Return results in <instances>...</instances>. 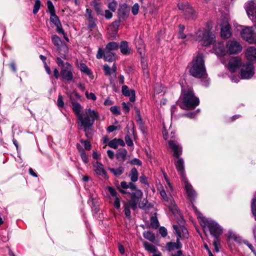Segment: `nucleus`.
<instances>
[{
  "instance_id": "57",
  "label": "nucleus",
  "mask_w": 256,
  "mask_h": 256,
  "mask_svg": "<svg viewBox=\"0 0 256 256\" xmlns=\"http://www.w3.org/2000/svg\"><path fill=\"white\" fill-rule=\"evenodd\" d=\"M125 140L128 146H132L133 145L132 141L128 136H126Z\"/></svg>"
},
{
  "instance_id": "25",
  "label": "nucleus",
  "mask_w": 256,
  "mask_h": 256,
  "mask_svg": "<svg viewBox=\"0 0 256 256\" xmlns=\"http://www.w3.org/2000/svg\"><path fill=\"white\" fill-rule=\"evenodd\" d=\"M173 228L176 231V234L178 236L176 242V249H179L182 246V244L180 242V239L181 238V233L180 232L179 229L178 228V226L174 225Z\"/></svg>"
},
{
  "instance_id": "37",
  "label": "nucleus",
  "mask_w": 256,
  "mask_h": 256,
  "mask_svg": "<svg viewBox=\"0 0 256 256\" xmlns=\"http://www.w3.org/2000/svg\"><path fill=\"white\" fill-rule=\"evenodd\" d=\"M41 5V2L40 0H36L35 2L34 8H33V13H36L39 10Z\"/></svg>"
},
{
  "instance_id": "52",
  "label": "nucleus",
  "mask_w": 256,
  "mask_h": 256,
  "mask_svg": "<svg viewBox=\"0 0 256 256\" xmlns=\"http://www.w3.org/2000/svg\"><path fill=\"white\" fill-rule=\"evenodd\" d=\"M118 15L120 18H124L126 16V12L122 9L118 10Z\"/></svg>"
},
{
  "instance_id": "39",
  "label": "nucleus",
  "mask_w": 256,
  "mask_h": 256,
  "mask_svg": "<svg viewBox=\"0 0 256 256\" xmlns=\"http://www.w3.org/2000/svg\"><path fill=\"white\" fill-rule=\"evenodd\" d=\"M140 6L138 4H135L132 8V12L134 15H136L139 10Z\"/></svg>"
},
{
  "instance_id": "32",
  "label": "nucleus",
  "mask_w": 256,
  "mask_h": 256,
  "mask_svg": "<svg viewBox=\"0 0 256 256\" xmlns=\"http://www.w3.org/2000/svg\"><path fill=\"white\" fill-rule=\"evenodd\" d=\"M144 236L147 240L154 242L155 240V236L152 232H146L144 233Z\"/></svg>"
},
{
  "instance_id": "40",
  "label": "nucleus",
  "mask_w": 256,
  "mask_h": 256,
  "mask_svg": "<svg viewBox=\"0 0 256 256\" xmlns=\"http://www.w3.org/2000/svg\"><path fill=\"white\" fill-rule=\"evenodd\" d=\"M117 142H118L117 139L115 138V139H114V140H110L108 142V145L110 147L116 149L118 146Z\"/></svg>"
},
{
  "instance_id": "30",
  "label": "nucleus",
  "mask_w": 256,
  "mask_h": 256,
  "mask_svg": "<svg viewBox=\"0 0 256 256\" xmlns=\"http://www.w3.org/2000/svg\"><path fill=\"white\" fill-rule=\"evenodd\" d=\"M50 21L55 24L56 26H58L60 25V21L58 19V18L56 16L55 13L51 14L50 16Z\"/></svg>"
},
{
  "instance_id": "29",
  "label": "nucleus",
  "mask_w": 256,
  "mask_h": 256,
  "mask_svg": "<svg viewBox=\"0 0 256 256\" xmlns=\"http://www.w3.org/2000/svg\"><path fill=\"white\" fill-rule=\"evenodd\" d=\"M109 170L112 172L116 176H118L122 174L124 170V168L122 166H120L118 168H109Z\"/></svg>"
},
{
  "instance_id": "14",
  "label": "nucleus",
  "mask_w": 256,
  "mask_h": 256,
  "mask_svg": "<svg viewBox=\"0 0 256 256\" xmlns=\"http://www.w3.org/2000/svg\"><path fill=\"white\" fill-rule=\"evenodd\" d=\"M220 26L221 36L223 38H230L231 36L230 26L226 19L224 18L222 20V22L220 24Z\"/></svg>"
},
{
  "instance_id": "9",
  "label": "nucleus",
  "mask_w": 256,
  "mask_h": 256,
  "mask_svg": "<svg viewBox=\"0 0 256 256\" xmlns=\"http://www.w3.org/2000/svg\"><path fill=\"white\" fill-rule=\"evenodd\" d=\"M254 66L251 63L246 62L242 64L240 72L241 78L250 79L254 76Z\"/></svg>"
},
{
  "instance_id": "34",
  "label": "nucleus",
  "mask_w": 256,
  "mask_h": 256,
  "mask_svg": "<svg viewBox=\"0 0 256 256\" xmlns=\"http://www.w3.org/2000/svg\"><path fill=\"white\" fill-rule=\"evenodd\" d=\"M251 208L252 213L256 220V197L252 200Z\"/></svg>"
},
{
  "instance_id": "45",
  "label": "nucleus",
  "mask_w": 256,
  "mask_h": 256,
  "mask_svg": "<svg viewBox=\"0 0 256 256\" xmlns=\"http://www.w3.org/2000/svg\"><path fill=\"white\" fill-rule=\"evenodd\" d=\"M159 232L163 237H165L167 235V230L163 226H162L159 228Z\"/></svg>"
},
{
  "instance_id": "10",
  "label": "nucleus",
  "mask_w": 256,
  "mask_h": 256,
  "mask_svg": "<svg viewBox=\"0 0 256 256\" xmlns=\"http://www.w3.org/2000/svg\"><path fill=\"white\" fill-rule=\"evenodd\" d=\"M226 50L227 54H236L242 52V46L238 42L230 40L226 42Z\"/></svg>"
},
{
  "instance_id": "60",
  "label": "nucleus",
  "mask_w": 256,
  "mask_h": 256,
  "mask_svg": "<svg viewBox=\"0 0 256 256\" xmlns=\"http://www.w3.org/2000/svg\"><path fill=\"white\" fill-rule=\"evenodd\" d=\"M230 80L232 82H239L240 78L236 76H230Z\"/></svg>"
},
{
  "instance_id": "31",
  "label": "nucleus",
  "mask_w": 256,
  "mask_h": 256,
  "mask_svg": "<svg viewBox=\"0 0 256 256\" xmlns=\"http://www.w3.org/2000/svg\"><path fill=\"white\" fill-rule=\"evenodd\" d=\"M184 26L182 25H180L179 26V34H178V38H184L186 37L189 38V37H192V34H188L187 36H186V34H184Z\"/></svg>"
},
{
  "instance_id": "22",
  "label": "nucleus",
  "mask_w": 256,
  "mask_h": 256,
  "mask_svg": "<svg viewBox=\"0 0 256 256\" xmlns=\"http://www.w3.org/2000/svg\"><path fill=\"white\" fill-rule=\"evenodd\" d=\"M143 245L144 248L149 252L153 253L154 254L156 252H160L157 250L156 248L154 245L147 242H144Z\"/></svg>"
},
{
  "instance_id": "63",
  "label": "nucleus",
  "mask_w": 256,
  "mask_h": 256,
  "mask_svg": "<svg viewBox=\"0 0 256 256\" xmlns=\"http://www.w3.org/2000/svg\"><path fill=\"white\" fill-rule=\"evenodd\" d=\"M121 186L124 188H129V185L126 182H122L120 183Z\"/></svg>"
},
{
  "instance_id": "59",
  "label": "nucleus",
  "mask_w": 256,
  "mask_h": 256,
  "mask_svg": "<svg viewBox=\"0 0 256 256\" xmlns=\"http://www.w3.org/2000/svg\"><path fill=\"white\" fill-rule=\"evenodd\" d=\"M122 106L123 108L126 111V112H128L129 111L130 108L127 104H126L124 102H123L122 103Z\"/></svg>"
},
{
  "instance_id": "51",
  "label": "nucleus",
  "mask_w": 256,
  "mask_h": 256,
  "mask_svg": "<svg viewBox=\"0 0 256 256\" xmlns=\"http://www.w3.org/2000/svg\"><path fill=\"white\" fill-rule=\"evenodd\" d=\"M114 206L118 209L120 207V200L118 197L115 198V200L114 203Z\"/></svg>"
},
{
  "instance_id": "56",
  "label": "nucleus",
  "mask_w": 256,
  "mask_h": 256,
  "mask_svg": "<svg viewBox=\"0 0 256 256\" xmlns=\"http://www.w3.org/2000/svg\"><path fill=\"white\" fill-rule=\"evenodd\" d=\"M168 247L169 250L176 249V242H170L168 244Z\"/></svg>"
},
{
  "instance_id": "3",
  "label": "nucleus",
  "mask_w": 256,
  "mask_h": 256,
  "mask_svg": "<svg viewBox=\"0 0 256 256\" xmlns=\"http://www.w3.org/2000/svg\"><path fill=\"white\" fill-rule=\"evenodd\" d=\"M189 72L197 78H204L206 75L204 60L202 54H198L189 65Z\"/></svg>"
},
{
  "instance_id": "48",
  "label": "nucleus",
  "mask_w": 256,
  "mask_h": 256,
  "mask_svg": "<svg viewBox=\"0 0 256 256\" xmlns=\"http://www.w3.org/2000/svg\"><path fill=\"white\" fill-rule=\"evenodd\" d=\"M80 142L82 144H84V148L86 150H90V149L91 145L88 142L83 140H82Z\"/></svg>"
},
{
  "instance_id": "27",
  "label": "nucleus",
  "mask_w": 256,
  "mask_h": 256,
  "mask_svg": "<svg viewBox=\"0 0 256 256\" xmlns=\"http://www.w3.org/2000/svg\"><path fill=\"white\" fill-rule=\"evenodd\" d=\"M52 42L53 44L56 46L57 48L59 49L60 46L62 44V42L61 40L60 39V38L56 35H54L52 36Z\"/></svg>"
},
{
  "instance_id": "64",
  "label": "nucleus",
  "mask_w": 256,
  "mask_h": 256,
  "mask_svg": "<svg viewBox=\"0 0 256 256\" xmlns=\"http://www.w3.org/2000/svg\"><path fill=\"white\" fill-rule=\"evenodd\" d=\"M54 75L56 78H58L59 77V72L56 68L54 70Z\"/></svg>"
},
{
  "instance_id": "35",
  "label": "nucleus",
  "mask_w": 256,
  "mask_h": 256,
  "mask_svg": "<svg viewBox=\"0 0 256 256\" xmlns=\"http://www.w3.org/2000/svg\"><path fill=\"white\" fill-rule=\"evenodd\" d=\"M136 120L138 124H139V126L142 132H144V126L142 120V118L140 117V115L138 116H136Z\"/></svg>"
},
{
  "instance_id": "23",
  "label": "nucleus",
  "mask_w": 256,
  "mask_h": 256,
  "mask_svg": "<svg viewBox=\"0 0 256 256\" xmlns=\"http://www.w3.org/2000/svg\"><path fill=\"white\" fill-rule=\"evenodd\" d=\"M121 52L124 54H129L130 50L128 48V43L126 41H122L120 45Z\"/></svg>"
},
{
  "instance_id": "46",
  "label": "nucleus",
  "mask_w": 256,
  "mask_h": 256,
  "mask_svg": "<svg viewBox=\"0 0 256 256\" xmlns=\"http://www.w3.org/2000/svg\"><path fill=\"white\" fill-rule=\"evenodd\" d=\"M80 156L84 163H87L88 162V156L84 152L83 150H82V152L80 153Z\"/></svg>"
},
{
  "instance_id": "2",
  "label": "nucleus",
  "mask_w": 256,
  "mask_h": 256,
  "mask_svg": "<svg viewBox=\"0 0 256 256\" xmlns=\"http://www.w3.org/2000/svg\"><path fill=\"white\" fill-rule=\"evenodd\" d=\"M168 144L174 152V156L178 158L175 162L176 168L182 176L188 196L189 199L192 200L196 197V192L193 190L192 185L188 182L186 179L184 174V162L182 158H179L182 152V147L177 142L174 140H170Z\"/></svg>"
},
{
  "instance_id": "47",
  "label": "nucleus",
  "mask_w": 256,
  "mask_h": 256,
  "mask_svg": "<svg viewBox=\"0 0 256 256\" xmlns=\"http://www.w3.org/2000/svg\"><path fill=\"white\" fill-rule=\"evenodd\" d=\"M120 126H110L108 128V131L109 132H112L115 130H120Z\"/></svg>"
},
{
  "instance_id": "11",
  "label": "nucleus",
  "mask_w": 256,
  "mask_h": 256,
  "mask_svg": "<svg viewBox=\"0 0 256 256\" xmlns=\"http://www.w3.org/2000/svg\"><path fill=\"white\" fill-rule=\"evenodd\" d=\"M243 64L242 60L239 57H232L228 62V68L231 72H234L239 68H240Z\"/></svg>"
},
{
  "instance_id": "16",
  "label": "nucleus",
  "mask_w": 256,
  "mask_h": 256,
  "mask_svg": "<svg viewBox=\"0 0 256 256\" xmlns=\"http://www.w3.org/2000/svg\"><path fill=\"white\" fill-rule=\"evenodd\" d=\"M103 69L106 76H110L113 75L114 78H116L117 68L114 64H113L112 68H110L108 64H104L103 66Z\"/></svg>"
},
{
  "instance_id": "49",
  "label": "nucleus",
  "mask_w": 256,
  "mask_h": 256,
  "mask_svg": "<svg viewBox=\"0 0 256 256\" xmlns=\"http://www.w3.org/2000/svg\"><path fill=\"white\" fill-rule=\"evenodd\" d=\"M108 188L109 192L110 193V194H111L112 196L114 198L118 197L116 196V192L114 188H112L110 186L108 187Z\"/></svg>"
},
{
  "instance_id": "19",
  "label": "nucleus",
  "mask_w": 256,
  "mask_h": 256,
  "mask_svg": "<svg viewBox=\"0 0 256 256\" xmlns=\"http://www.w3.org/2000/svg\"><path fill=\"white\" fill-rule=\"evenodd\" d=\"M214 48L216 54L218 56H224L227 54L226 48H224V46L222 42L216 44Z\"/></svg>"
},
{
  "instance_id": "17",
  "label": "nucleus",
  "mask_w": 256,
  "mask_h": 256,
  "mask_svg": "<svg viewBox=\"0 0 256 256\" xmlns=\"http://www.w3.org/2000/svg\"><path fill=\"white\" fill-rule=\"evenodd\" d=\"M246 58L250 61H256V48L250 46L246 49L245 53Z\"/></svg>"
},
{
  "instance_id": "55",
  "label": "nucleus",
  "mask_w": 256,
  "mask_h": 256,
  "mask_svg": "<svg viewBox=\"0 0 256 256\" xmlns=\"http://www.w3.org/2000/svg\"><path fill=\"white\" fill-rule=\"evenodd\" d=\"M112 14L108 10H106L104 12V16L107 19H110L112 18Z\"/></svg>"
},
{
  "instance_id": "61",
  "label": "nucleus",
  "mask_w": 256,
  "mask_h": 256,
  "mask_svg": "<svg viewBox=\"0 0 256 256\" xmlns=\"http://www.w3.org/2000/svg\"><path fill=\"white\" fill-rule=\"evenodd\" d=\"M10 66L12 68V70L14 72H16V68L15 64L14 62H12L10 63Z\"/></svg>"
},
{
  "instance_id": "41",
  "label": "nucleus",
  "mask_w": 256,
  "mask_h": 256,
  "mask_svg": "<svg viewBox=\"0 0 256 256\" xmlns=\"http://www.w3.org/2000/svg\"><path fill=\"white\" fill-rule=\"evenodd\" d=\"M117 7V3L114 2H112L108 4V8L112 12H114Z\"/></svg>"
},
{
  "instance_id": "26",
  "label": "nucleus",
  "mask_w": 256,
  "mask_h": 256,
  "mask_svg": "<svg viewBox=\"0 0 256 256\" xmlns=\"http://www.w3.org/2000/svg\"><path fill=\"white\" fill-rule=\"evenodd\" d=\"M127 151L125 149L120 150L116 154V158L120 160H124L126 158Z\"/></svg>"
},
{
  "instance_id": "1",
  "label": "nucleus",
  "mask_w": 256,
  "mask_h": 256,
  "mask_svg": "<svg viewBox=\"0 0 256 256\" xmlns=\"http://www.w3.org/2000/svg\"><path fill=\"white\" fill-rule=\"evenodd\" d=\"M72 109L77 118L79 129H82L86 132L92 127L94 120L98 118V112L90 108H86L81 112L82 108L79 103L72 102Z\"/></svg>"
},
{
  "instance_id": "4",
  "label": "nucleus",
  "mask_w": 256,
  "mask_h": 256,
  "mask_svg": "<svg viewBox=\"0 0 256 256\" xmlns=\"http://www.w3.org/2000/svg\"><path fill=\"white\" fill-rule=\"evenodd\" d=\"M142 195V192L140 190L138 192L137 196L132 194L130 200L124 204V214L128 218H130V208L134 210L136 209L138 205L140 208H146L147 207L148 201L144 199L140 202Z\"/></svg>"
},
{
  "instance_id": "24",
  "label": "nucleus",
  "mask_w": 256,
  "mask_h": 256,
  "mask_svg": "<svg viewBox=\"0 0 256 256\" xmlns=\"http://www.w3.org/2000/svg\"><path fill=\"white\" fill-rule=\"evenodd\" d=\"M118 44L116 42H110L108 43L105 48L104 50L112 52L113 50H115L118 49Z\"/></svg>"
},
{
  "instance_id": "38",
  "label": "nucleus",
  "mask_w": 256,
  "mask_h": 256,
  "mask_svg": "<svg viewBox=\"0 0 256 256\" xmlns=\"http://www.w3.org/2000/svg\"><path fill=\"white\" fill-rule=\"evenodd\" d=\"M47 6L50 14L55 13L54 8L51 1L48 0L47 2Z\"/></svg>"
},
{
  "instance_id": "21",
  "label": "nucleus",
  "mask_w": 256,
  "mask_h": 256,
  "mask_svg": "<svg viewBox=\"0 0 256 256\" xmlns=\"http://www.w3.org/2000/svg\"><path fill=\"white\" fill-rule=\"evenodd\" d=\"M119 22H114L108 28V30L112 38H114L116 34Z\"/></svg>"
},
{
  "instance_id": "43",
  "label": "nucleus",
  "mask_w": 256,
  "mask_h": 256,
  "mask_svg": "<svg viewBox=\"0 0 256 256\" xmlns=\"http://www.w3.org/2000/svg\"><path fill=\"white\" fill-rule=\"evenodd\" d=\"M57 104L59 108H62L64 106L63 98L62 95H59L57 100Z\"/></svg>"
},
{
  "instance_id": "44",
  "label": "nucleus",
  "mask_w": 256,
  "mask_h": 256,
  "mask_svg": "<svg viewBox=\"0 0 256 256\" xmlns=\"http://www.w3.org/2000/svg\"><path fill=\"white\" fill-rule=\"evenodd\" d=\"M213 245L214 247L215 250L217 252H219V248H220V244L219 242V240H218L217 237L216 238V239L214 240L213 242Z\"/></svg>"
},
{
  "instance_id": "53",
  "label": "nucleus",
  "mask_w": 256,
  "mask_h": 256,
  "mask_svg": "<svg viewBox=\"0 0 256 256\" xmlns=\"http://www.w3.org/2000/svg\"><path fill=\"white\" fill-rule=\"evenodd\" d=\"M130 163L134 165L140 166L142 162L138 158H134L130 161Z\"/></svg>"
},
{
  "instance_id": "15",
  "label": "nucleus",
  "mask_w": 256,
  "mask_h": 256,
  "mask_svg": "<svg viewBox=\"0 0 256 256\" xmlns=\"http://www.w3.org/2000/svg\"><path fill=\"white\" fill-rule=\"evenodd\" d=\"M160 196H162V198L165 201L168 202V199H170V205H168V206H169L170 210H171V211L174 214H178V210L176 208L174 204H173V200L172 198V196H170V197L168 198L167 196L166 192L164 190H162L160 191Z\"/></svg>"
},
{
  "instance_id": "8",
  "label": "nucleus",
  "mask_w": 256,
  "mask_h": 256,
  "mask_svg": "<svg viewBox=\"0 0 256 256\" xmlns=\"http://www.w3.org/2000/svg\"><path fill=\"white\" fill-rule=\"evenodd\" d=\"M56 63L60 67V75L64 80L70 81L73 78L72 66L68 62L64 63L60 58H56Z\"/></svg>"
},
{
  "instance_id": "12",
  "label": "nucleus",
  "mask_w": 256,
  "mask_h": 256,
  "mask_svg": "<svg viewBox=\"0 0 256 256\" xmlns=\"http://www.w3.org/2000/svg\"><path fill=\"white\" fill-rule=\"evenodd\" d=\"M102 56H104L105 60L108 62H112L116 60V56L112 52H108L103 50L102 48H99L98 54H96V58L98 59L101 58Z\"/></svg>"
},
{
  "instance_id": "33",
  "label": "nucleus",
  "mask_w": 256,
  "mask_h": 256,
  "mask_svg": "<svg viewBox=\"0 0 256 256\" xmlns=\"http://www.w3.org/2000/svg\"><path fill=\"white\" fill-rule=\"evenodd\" d=\"M150 225L154 228H156L158 226V222L156 218L152 216L150 218Z\"/></svg>"
},
{
  "instance_id": "58",
  "label": "nucleus",
  "mask_w": 256,
  "mask_h": 256,
  "mask_svg": "<svg viewBox=\"0 0 256 256\" xmlns=\"http://www.w3.org/2000/svg\"><path fill=\"white\" fill-rule=\"evenodd\" d=\"M56 26V32L59 34H64V31L63 29L62 28V25L60 24V26Z\"/></svg>"
},
{
  "instance_id": "50",
  "label": "nucleus",
  "mask_w": 256,
  "mask_h": 256,
  "mask_svg": "<svg viewBox=\"0 0 256 256\" xmlns=\"http://www.w3.org/2000/svg\"><path fill=\"white\" fill-rule=\"evenodd\" d=\"M86 98L88 99H91L92 100H96V96L94 93H92V92L88 93V92H86Z\"/></svg>"
},
{
  "instance_id": "54",
  "label": "nucleus",
  "mask_w": 256,
  "mask_h": 256,
  "mask_svg": "<svg viewBox=\"0 0 256 256\" xmlns=\"http://www.w3.org/2000/svg\"><path fill=\"white\" fill-rule=\"evenodd\" d=\"M80 68L82 72L86 74L90 73V70L87 68V66L84 64H81Z\"/></svg>"
},
{
  "instance_id": "18",
  "label": "nucleus",
  "mask_w": 256,
  "mask_h": 256,
  "mask_svg": "<svg viewBox=\"0 0 256 256\" xmlns=\"http://www.w3.org/2000/svg\"><path fill=\"white\" fill-rule=\"evenodd\" d=\"M122 91L124 96L130 97V102H133L135 100V92L134 90H130L126 86H123Z\"/></svg>"
},
{
  "instance_id": "62",
  "label": "nucleus",
  "mask_w": 256,
  "mask_h": 256,
  "mask_svg": "<svg viewBox=\"0 0 256 256\" xmlns=\"http://www.w3.org/2000/svg\"><path fill=\"white\" fill-rule=\"evenodd\" d=\"M107 154L110 158H111V159L113 158L114 156V154L113 151H112L111 150H108L107 151Z\"/></svg>"
},
{
  "instance_id": "42",
  "label": "nucleus",
  "mask_w": 256,
  "mask_h": 256,
  "mask_svg": "<svg viewBox=\"0 0 256 256\" xmlns=\"http://www.w3.org/2000/svg\"><path fill=\"white\" fill-rule=\"evenodd\" d=\"M178 228L179 229L180 232L181 233V237L186 236V234H188L187 230L184 227L182 226H180V227L178 226Z\"/></svg>"
},
{
  "instance_id": "20",
  "label": "nucleus",
  "mask_w": 256,
  "mask_h": 256,
  "mask_svg": "<svg viewBox=\"0 0 256 256\" xmlns=\"http://www.w3.org/2000/svg\"><path fill=\"white\" fill-rule=\"evenodd\" d=\"M94 166V170L95 171L97 174L102 176L104 177L106 176V172L104 169L103 165L101 163L96 162Z\"/></svg>"
},
{
  "instance_id": "7",
  "label": "nucleus",
  "mask_w": 256,
  "mask_h": 256,
  "mask_svg": "<svg viewBox=\"0 0 256 256\" xmlns=\"http://www.w3.org/2000/svg\"><path fill=\"white\" fill-rule=\"evenodd\" d=\"M196 40L200 42L204 46H208L215 42V36L206 29H200L196 33Z\"/></svg>"
},
{
  "instance_id": "36",
  "label": "nucleus",
  "mask_w": 256,
  "mask_h": 256,
  "mask_svg": "<svg viewBox=\"0 0 256 256\" xmlns=\"http://www.w3.org/2000/svg\"><path fill=\"white\" fill-rule=\"evenodd\" d=\"M112 112L115 115H120V108L118 106H112L110 108Z\"/></svg>"
},
{
  "instance_id": "6",
  "label": "nucleus",
  "mask_w": 256,
  "mask_h": 256,
  "mask_svg": "<svg viewBox=\"0 0 256 256\" xmlns=\"http://www.w3.org/2000/svg\"><path fill=\"white\" fill-rule=\"evenodd\" d=\"M180 98L182 102L180 107L184 109H194L200 103L198 98L194 96L192 91L190 89L182 90Z\"/></svg>"
},
{
  "instance_id": "28",
  "label": "nucleus",
  "mask_w": 256,
  "mask_h": 256,
  "mask_svg": "<svg viewBox=\"0 0 256 256\" xmlns=\"http://www.w3.org/2000/svg\"><path fill=\"white\" fill-rule=\"evenodd\" d=\"M130 180L133 182H136L138 179V172L136 168H132L130 174Z\"/></svg>"
},
{
  "instance_id": "13",
  "label": "nucleus",
  "mask_w": 256,
  "mask_h": 256,
  "mask_svg": "<svg viewBox=\"0 0 256 256\" xmlns=\"http://www.w3.org/2000/svg\"><path fill=\"white\" fill-rule=\"evenodd\" d=\"M178 6L179 10L182 11L188 18H193L194 17V12L188 2L179 3Z\"/></svg>"
},
{
  "instance_id": "5",
  "label": "nucleus",
  "mask_w": 256,
  "mask_h": 256,
  "mask_svg": "<svg viewBox=\"0 0 256 256\" xmlns=\"http://www.w3.org/2000/svg\"><path fill=\"white\" fill-rule=\"evenodd\" d=\"M193 209L202 226L204 228H208L212 235L216 238L222 233V229L217 222L203 216L195 206H193Z\"/></svg>"
}]
</instances>
